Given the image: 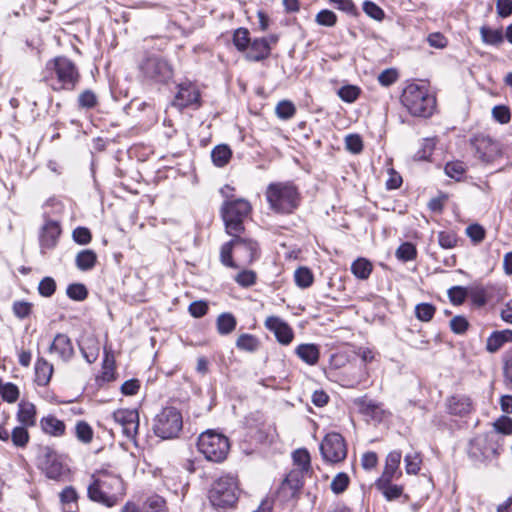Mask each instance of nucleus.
<instances>
[{"label":"nucleus","instance_id":"nucleus-1","mask_svg":"<svg viewBox=\"0 0 512 512\" xmlns=\"http://www.w3.org/2000/svg\"><path fill=\"white\" fill-rule=\"evenodd\" d=\"M43 80L53 91H73L80 81V73L72 60L57 56L46 63Z\"/></svg>","mask_w":512,"mask_h":512},{"label":"nucleus","instance_id":"nucleus-2","mask_svg":"<svg viewBox=\"0 0 512 512\" xmlns=\"http://www.w3.org/2000/svg\"><path fill=\"white\" fill-rule=\"evenodd\" d=\"M265 196L270 209L278 214H291L301 203L298 188L289 182L269 184Z\"/></svg>","mask_w":512,"mask_h":512},{"label":"nucleus","instance_id":"nucleus-3","mask_svg":"<svg viewBox=\"0 0 512 512\" xmlns=\"http://www.w3.org/2000/svg\"><path fill=\"white\" fill-rule=\"evenodd\" d=\"M503 445L502 436L497 432L489 431L476 435L470 440L467 454L476 465H487L500 455Z\"/></svg>","mask_w":512,"mask_h":512},{"label":"nucleus","instance_id":"nucleus-4","mask_svg":"<svg viewBox=\"0 0 512 512\" xmlns=\"http://www.w3.org/2000/svg\"><path fill=\"white\" fill-rule=\"evenodd\" d=\"M401 103L415 117L428 118L436 108V99L424 84H408L401 95Z\"/></svg>","mask_w":512,"mask_h":512},{"label":"nucleus","instance_id":"nucleus-5","mask_svg":"<svg viewBox=\"0 0 512 512\" xmlns=\"http://www.w3.org/2000/svg\"><path fill=\"white\" fill-rule=\"evenodd\" d=\"M139 78L147 85H167L174 76L169 61L162 56L151 54L144 57L139 65Z\"/></svg>","mask_w":512,"mask_h":512},{"label":"nucleus","instance_id":"nucleus-6","mask_svg":"<svg viewBox=\"0 0 512 512\" xmlns=\"http://www.w3.org/2000/svg\"><path fill=\"white\" fill-rule=\"evenodd\" d=\"M252 206L244 198H228L223 202L220 213L229 235L241 234L244 231V220L250 215Z\"/></svg>","mask_w":512,"mask_h":512},{"label":"nucleus","instance_id":"nucleus-7","mask_svg":"<svg viewBox=\"0 0 512 512\" xmlns=\"http://www.w3.org/2000/svg\"><path fill=\"white\" fill-rule=\"evenodd\" d=\"M197 448L208 461L220 463L226 459L230 443L226 436L207 430L199 435Z\"/></svg>","mask_w":512,"mask_h":512},{"label":"nucleus","instance_id":"nucleus-8","mask_svg":"<svg viewBox=\"0 0 512 512\" xmlns=\"http://www.w3.org/2000/svg\"><path fill=\"white\" fill-rule=\"evenodd\" d=\"M182 428V413L174 406L164 407L154 418L153 431L162 439L177 438Z\"/></svg>","mask_w":512,"mask_h":512},{"label":"nucleus","instance_id":"nucleus-9","mask_svg":"<svg viewBox=\"0 0 512 512\" xmlns=\"http://www.w3.org/2000/svg\"><path fill=\"white\" fill-rule=\"evenodd\" d=\"M238 484L233 476H222L216 480L209 490L208 498L215 508H230L238 500Z\"/></svg>","mask_w":512,"mask_h":512},{"label":"nucleus","instance_id":"nucleus-10","mask_svg":"<svg viewBox=\"0 0 512 512\" xmlns=\"http://www.w3.org/2000/svg\"><path fill=\"white\" fill-rule=\"evenodd\" d=\"M320 452L326 462H342L347 456L345 439L337 432L328 433L320 444Z\"/></svg>","mask_w":512,"mask_h":512},{"label":"nucleus","instance_id":"nucleus-11","mask_svg":"<svg viewBox=\"0 0 512 512\" xmlns=\"http://www.w3.org/2000/svg\"><path fill=\"white\" fill-rule=\"evenodd\" d=\"M37 465L48 478L54 480L59 479L66 472V468L60 456L49 446H44L39 449Z\"/></svg>","mask_w":512,"mask_h":512},{"label":"nucleus","instance_id":"nucleus-12","mask_svg":"<svg viewBox=\"0 0 512 512\" xmlns=\"http://www.w3.org/2000/svg\"><path fill=\"white\" fill-rule=\"evenodd\" d=\"M201 95L197 86L191 81H184L177 85V92L173 99V106L183 110L190 106L198 108L201 105Z\"/></svg>","mask_w":512,"mask_h":512},{"label":"nucleus","instance_id":"nucleus-13","mask_svg":"<svg viewBox=\"0 0 512 512\" xmlns=\"http://www.w3.org/2000/svg\"><path fill=\"white\" fill-rule=\"evenodd\" d=\"M235 240V255L238 265H250L260 256L258 243L250 238L241 237L240 234L231 235Z\"/></svg>","mask_w":512,"mask_h":512},{"label":"nucleus","instance_id":"nucleus-14","mask_svg":"<svg viewBox=\"0 0 512 512\" xmlns=\"http://www.w3.org/2000/svg\"><path fill=\"white\" fill-rule=\"evenodd\" d=\"M304 486V476L301 471H290L279 488V496L285 502L296 503Z\"/></svg>","mask_w":512,"mask_h":512},{"label":"nucleus","instance_id":"nucleus-15","mask_svg":"<svg viewBox=\"0 0 512 512\" xmlns=\"http://www.w3.org/2000/svg\"><path fill=\"white\" fill-rule=\"evenodd\" d=\"M478 157L486 163L493 162L501 155V144L490 136L479 134L472 139Z\"/></svg>","mask_w":512,"mask_h":512},{"label":"nucleus","instance_id":"nucleus-16","mask_svg":"<svg viewBox=\"0 0 512 512\" xmlns=\"http://www.w3.org/2000/svg\"><path fill=\"white\" fill-rule=\"evenodd\" d=\"M113 419L128 439L135 440L139 429V413L136 409H118L113 413Z\"/></svg>","mask_w":512,"mask_h":512},{"label":"nucleus","instance_id":"nucleus-17","mask_svg":"<svg viewBox=\"0 0 512 512\" xmlns=\"http://www.w3.org/2000/svg\"><path fill=\"white\" fill-rule=\"evenodd\" d=\"M93 475L96 478V486L104 489L106 495H117L118 501L124 495V483L120 476L108 471H98Z\"/></svg>","mask_w":512,"mask_h":512},{"label":"nucleus","instance_id":"nucleus-18","mask_svg":"<svg viewBox=\"0 0 512 512\" xmlns=\"http://www.w3.org/2000/svg\"><path fill=\"white\" fill-rule=\"evenodd\" d=\"M265 327L274 333L279 343L288 345L292 342L294 333L292 328L277 316H270L265 320Z\"/></svg>","mask_w":512,"mask_h":512},{"label":"nucleus","instance_id":"nucleus-19","mask_svg":"<svg viewBox=\"0 0 512 512\" xmlns=\"http://www.w3.org/2000/svg\"><path fill=\"white\" fill-rule=\"evenodd\" d=\"M60 234L61 226L59 222L55 220H47L43 225L39 236L42 252L46 249H53L57 245Z\"/></svg>","mask_w":512,"mask_h":512},{"label":"nucleus","instance_id":"nucleus-20","mask_svg":"<svg viewBox=\"0 0 512 512\" xmlns=\"http://www.w3.org/2000/svg\"><path fill=\"white\" fill-rule=\"evenodd\" d=\"M49 351L57 354L64 362H68L74 356V348L71 339L66 334L62 333H58L54 337Z\"/></svg>","mask_w":512,"mask_h":512},{"label":"nucleus","instance_id":"nucleus-21","mask_svg":"<svg viewBox=\"0 0 512 512\" xmlns=\"http://www.w3.org/2000/svg\"><path fill=\"white\" fill-rule=\"evenodd\" d=\"M271 46L267 38H256L251 41L245 51V58L248 61L259 62L269 57Z\"/></svg>","mask_w":512,"mask_h":512},{"label":"nucleus","instance_id":"nucleus-22","mask_svg":"<svg viewBox=\"0 0 512 512\" xmlns=\"http://www.w3.org/2000/svg\"><path fill=\"white\" fill-rule=\"evenodd\" d=\"M91 479L92 481L87 488V496L91 501L107 507H113L118 503L117 495H106L104 489L100 488V486H96L95 475L92 474Z\"/></svg>","mask_w":512,"mask_h":512},{"label":"nucleus","instance_id":"nucleus-23","mask_svg":"<svg viewBox=\"0 0 512 512\" xmlns=\"http://www.w3.org/2000/svg\"><path fill=\"white\" fill-rule=\"evenodd\" d=\"M402 453L398 450L391 451L385 462V467L382 475L378 479H395L401 475L399 465L401 462Z\"/></svg>","mask_w":512,"mask_h":512},{"label":"nucleus","instance_id":"nucleus-24","mask_svg":"<svg viewBox=\"0 0 512 512\" xmlns=\"http://www.w3.org/2000/svg\"><path fill=\"white\" fill-rule=\"evenodd\" d=\"M448 410L453 415H467L473 410L472 401L467 396H452L448 400Z\"/></svg>","mask_w":512,"mask_h":512},{"label":"nucleus","instance_id":"nucleus-25","mask_svg":"<svg viewBox=\"0 0 512 512\" xmlns=\"http://www.w3.org/2000/svg\"><path fill=\"white\" fill-rule=\"evenodd\" d=\"M296 355L306 364L315 365L319 361L320 350L316 344H300L295 349Z\"/></svg>","mask_w":512,"mask_h":512},{"label":"nucleus","instance_id":"nucleus-26","mask_svg":"<svg viewBox=\"0 0 512 512\" xmlns=\"http://www.w3.org/2000/svg\"><path fill=\"white\" fill-rule=\"evenodd\" d=\"M53 365L44 358H38L35 364V382L39 386H46L52 377Z\"/></svg>","mask_w":512,"mask_h":512},{"label":"nucleus","instance_id":"nucleus-27","mask_svg":"<svg viewBox=\"0 0 512 512\" xmlns=\"http://www.w3.org/2000/svg\"><path fill=\"white\" fill-rule=\"evenodd\" d=\"M393 479H377L375 482L376 488L382 492L386 500L392 501L398 499L403 493V487L392 484Z\"/></svg>","mask_w":512,"mask_h":512},{"label":"nucleus","instance_id":"nucleus-28","mask_svg":"<svg viewBox=\"0 0 512 512\" xmlns=\"http://www.w3.org/2000/svg\"><path fill=\"white\" fill-rule=\"evenodd\" d=\"M42 430L52 436H62L65 433V424L53 415L43 417L40 421Z\"/></svg>","mask_w":512,"mask_h":512},{"label":"nucleus","instance_id":"nucleus-29","mask_svg":"<svg viewBox=\"0 0 512 512\" xmlns=\"http://www.w3.org/2000/svg\"><path fill=\"white\" fill-rule=\"evenodd\" d=\"M97 255L91 249L81 250L75 258L76 267L81 271H89L95 267Z\"/></svg>","mask_w":512,"mask_h":512},{"label":"nucleus","instance_id":"nucleus-30","mask_svg":"<svg viewBox=\"0 0 512 512\" xmlns=\"http://www.w3.org/2000/svg\"><path fill=\"white\" fill-rule=\"evenodd\" d=\"M18 421L26 427L34 426L36 422V408L32 403H20L17 413Z\"/></svg>","mask_w":512,"mask_h":512},{"label":"nucleus","instance_id":"nucleus-31","mask_svg":"<svg viewBox=\"0 0 512 512\" xmlns=\"http://www.w3.org/2000/svg\"><path fill=\"white\" fill-rule=\"evenodd\" d=\"M232 157V151L226 144L215 146L211 151L212 162L217 167L226 166Z\"/></svg>","mask_w":512,"mask_h":512},{"label":"nucleus","instance_id":"nucleus-32","mask_svg":"<svg viewBox=\"0 0 512 512\" xmlns=\"http://www.w3.org/2000/svg\"><path fill=\"white\" fill-rule=\"evenodd\" d=\"M293 462L297 468L291 471H301L302 476L308 473L311 469V458L310 454L306 449H297L292 454Z\"/></svg>","mask_w":512,"mask_h":512},{"label":"nucleus","instance_id":"nucleus-33","mask_svg":"<svg viewBox=\"0 0 512 512\" xmlns=\"http://www.w3.org/2000/svg\"><path fill=\"white\" fill-rule=\"evenodd\" d=\"M237 325L236 318L231 313H222L217 317L216 326L220 335L232 333Z\"/></svg>","mask_w":512,"mask_h":512},{"label":"nucleus","instance_id":"nucleus-34","mask_svg":"<svg viewBox=\"0 0 512 512\" xmlns=\"http://www.w3.org/2000/svg\"><path fill=\"white\" fill-rule=\"evenodd\" d=\"M436 146V138H424L420 148L413 155L414 161H429Z\"/></svg>","mask_w":512,"mask_h":512},{"label":"nucleus","instance_id":"nucleus-35","mask_svg":"<svg viewBox=\"0 0 512 512\" xmlns=\"http://www.w3.org/2000/svg\"><path fill=\"white\" fill-rule=\"evenodd\" d=\"M351 271L356 278L366 280L372 272V264L365 258H358L352 263Z\"/></svg>","mask_w":512,"mask_h":512},{"label":"nucleus","instance_id":"nucleus-36","mask_svg":"<svg viewBox=\"0 0 512 512\" xmlns=\"http://www.w3.org/2000/svg\"><path fill=\"white\" fill-rule=\"evenodd\" d=\"M235 253V240L234 237L224 243L221 246L220 250V261L224 266L230 267V268H238V262H235L232 258V253Z\"/></svg>","mask_w":512,"mask_h":512},{"label":"nucleus","instance_id":"nucleus-37","mask_svg":"<svg viewBox=\"0 0 512 512\" xmlns=\"http://www.w3.org/2000/svg\"><path fill=\"white\" fill-rule=\"evenodd\" d=\"M355 403L358 405L361 413L373 418H380L383 412L377 403L366 397L357 399Z\"/></svg>","mask_w":512,"mask_h":512},{"label":"nucleus","instance_id":"nucleus-38","mask_svg":"<svg viewBox=\"0 0 512 512\" xmlns=\"http://www.w3.org/2000/svg\"><path fill=\"white\" fill-rule=\"evenodd\" d=\"M481 39L488 45H499L503 42L504 36L500 29H491L487 26L480 28Z\"/></svg>","mask_w":512,"mask_h":512},{"label":"nucleus","instance_id":"nucleus-39","mask_svg":"<svg viewBox=\"0 0 512 512\" xmlns=\"http://www.w3.org/2000/svg\"><path fill=\"white\" fill-rule=\"evenodd\" d=\"M296 106L290 100H281L275 107V114L281 120H290L296 114Z\"/></svg>","mask_w":512,"mask_h":512},{"label":"nucleus","instance_id":"nucleus-40","mask_svg":"<svg viewBox=\"0 0 512 512\" xmlns=\"http://www.w3.org/2000/svg\"><path fill=\"white\" fill-rule=\"evenodd\" d=\"M236 347L242 351L254 352L259 347V340L252 334L244 333L236 340Z\"/></svg>","mask_w":512,"mask_h":512},{"label":"nucleus","instance_id":"nucleus-41","mask_svg":"<svg viewBox=\"0 0 512 512\" xmlns=\"http://www.w3.org/2000/svg\"><path fill=\"white\" fill-rule=\"evenodd\" d=\"M294 280L298 287L305 289L312 285L314 277L307 267H299L294 272Z\"/></svg>","mask_w":512,"mask_h":512},{"label":"nucleus","instance_id":"nucleus-42","mask_svg":"<svg viewBox=\"0 0 512 512\" xmlns=\"http://www.w3.org/2000/svg\"><path fill=\"white\" fill-rule=\"evenodd\" d=\"M251 43L249 31L246 28H238L233 34V44L240 52H245Z\"/></svg>","mask_w":512,"mask_h":512},{"label":"nucleus","instance_id":"nucleus-43","mask_svg":"<svg viewBox=\"0 0 512 512\" xmlns=\"http://www.w3.org/2000/svg\"><path fill=\"white\" fill-rule=\"evenodd\" d=\"M467 167L462 161H451L445 165V173L448 177L460 181L466 173Z\"/></svg>","mask_w":512,"mask_h":512},{"label":"nucleus","instance_id":"nucleus-44","mask_svg":"<svg viewBox=\"0 0 512 512\" xmlns=\"http://www.w3.org/2000/svg\"><path fill=\"white\" fill-rule=\"evenodd\" d=\"M360 93L361 89L355 85H344L337 92L340 99L347 103L355 102Z\"/></svg>","mask_w":512,"mask_h":512},{"label":"nucleus","instance_id":"nucleus-45","mask_svg":"<svg viewBox=\"0 0 512 512\" xmlns=\"http://www.w3.org/2000/svg\"><path fill=\"white\" fill-rule=\"evenodd\" d=\"M75 434L79 441L88 444L93 439V430L85 421H78L75 426Z\"/></svg>","mask_w":512,"mask_h":512},{"label":"nucleus","instance_id":"nucleus-46","mask_svg":"<svg viewBox=\"0 0 512 512\" xmlns=\"http://www.w3.org/2000/svg\"><path fill=\"white\" fill-rule=\"evenodd\" d=\"M66 294L72 300L83 301L87 298L88 291L84 284L73 283L68 285Z\"/></svg>","mask_w":512,"mask_h":512},{"label":"nucleus","instance_id":"nucleus-47","mask_svg":"<svg viewBox=\"0 0 512 512\" xmlns=\"http://www.w3.org/2000/svg\"><path fill=\"white\" fill-rule=\"evenodd\" d=\"M438 243L444 249H452L457 246V234L452 230L440 231L438 233Z\"/></svg>","mask_w":512,"mask_h":512},{"label":"nucleus","instance_id":"nucleus-48","mask_svg":"<svg viewBox=\"0 0 512 512\" xmlns=\"http://www.w3.org/2000/svg\"><path fill=\"white\" fill-rule=\"evenodd\" d=\"M10 437L16 447H25L29 441V433L26 426L15 427L12 430Z\"/></svg>","mask_w":512,"mask_h":512},{"label":"nucleus","instance_id":"nucleus-49","mask_svg":"<svg viewBox=\"0 0 512 512\" xmlns=\"http://www.w3.org/2000/svg\"><path fill=\"white\" fill-rule=\"evenodd\" d=\"M435 307L430 303H420L415 307V316L423 322L430 321L435 314Z\"/></svg>","mask_w":512,"mask_h":512},{"label":"nucleus","instance_id":"nucleus-50","mask_svg":"<svg viewBox=\"0 0 512 512\" xmlns=\"http://www.w3.org/2000/svg\"><path fill=\"white\" fill-rule=\"evenodd\" d=\"M315 22L320 26L333 27L337 23V16L333 11L323 9L317 13Z\"/></svg>","mask_w":512,"mask_h":512},{"label":"nucleus","instance_id":"nucleus-51","mask_svg":"<svg viewBox=\"0 0 512 512\" xmlns=\"http://www.w3.org/2000/svg\"><path fill=\"white\" fill-rule=\"evenodd\" d=\"M395 254L399 260L411 261L416 257L417 251L412 243L405 242L397 248Z\"/></svg>","mask_w":512,"mask_h":512},{"label":"nucleus","instance_id":"nucleus-52","mask_svg":"<svg viewBox=\"0 0 512 512\" xmlns=\"http://www.w3.org/2000/svg\"><path fill=\"white\" fill-rule=\"evenodd\" d=\"M478 307H482L487 303L486 291L483 287L474 286L468 288V297Z\"/></svg>","mask_w":512,"mask_h":512},{"label":"nucleus","instance_id":"nucleus-53","mask_svg":"<svg viewBox=\"0 0 512 512\" xmlns=\"http://www.w3.org/2000/svg\"><path fill=\"white\" fill-rule=\"evenodd\" d=\"M97 104V96L91 90H85L78 96V106L82 109H92Z\"/></svg>","mask_w":512,"mask_h":512},{"label":"nucleus","instance_id":"nucleus-54","mask_svg":"<svg viewBox=\"0 0 512 512\" xmlns=\"http://www.w3.org/2000/svg\"><path fill=\"white\" fill-rule=\"evenodd\" d=\"M448 297L453 304L461 305L468 297V288L453 286L448 290Z\"/></svg>","mask_w":512,"mask_h":512},{"label":"nucleus","instance_id":"nucleus-55","mask_svg":"<svg viewBox=\"0 0 512 512\" xmlns=\"http://www.w3.org/2000/svg\"><path fill=\"white\" fill-rule=\"evenodd\" d=\"M349 477L346 473H338L332 480L330 486L335 494L343 493L349 485Z\"/></svg>","mask_w":512,"mask_h":512},{"label":"nucleus","instance_id":"nucleus-56","mask_svg":"<svg viewBox=\"0 0 512 512\" xmlns=\"http://www.w3.org/2000/svg\"><path fill=\"white\" fill-rule=\"evenodd\" d=\"M56 291V282L52 277H44L38 285V292L43 297H51Z\"/></svg>","mask_w":512,"mask_h":512},{"label":"nucleus","instance_id":"nucleus-57","mask_svg":"<svg viewBox=\"0 0 512 512\" xmlns=\"http://www.w3.org/2000/svg\"><path fill=\"white\" fill-rule=\"evenodd\" d=\"M363 11L372 19L381 21L385 17L384 11L374 2L366 0L363 3Z\"/></svg>","mask_w":512,"mask_h":512},{"label":"nucleus","instance_id":"nucleus-58","mask_svg":"<svg viewBox=\"0 0 512 512\" xmlns=\"http://www.w3.org/2000/svg\"><path fill=\"white\" fill-rule=\"evenodd\" d=\"M33 304L27 301H15L12 305L14 315L19 319L27 318L32 311Z\"/></svg>","mask_w":512,"mask_h":512},{"label":"nucleus","instance_id":"nucleus-59","mask_svg":"<svg viewBox=\"0 0 512 512\" xmlns=\"http://www.w3.org/2000/svg\"><path fill=\"white\" fill-rule=\"evenodd\" d=\"M72 238L79 245H87L92 240V234L88 228L79 226L73 230Z\"/></svg>","mask_w":512,"mask_h":512},{"label":"nucleus","instance_id":"nucleus-60","mask_svg":"<svg viewBox=\"0 0 512 512\" xmlns=\"http://www.w3.org/2000/svg\"><path fill=\"white\" fill-rule=\"evenodd\" d=\"M493 118L500 124H507L511 120V113L507 106L498 105L492 109Z\"/></svg>","mask_w":512,"mask_h":512},{"label":"nucleus","instance_id":"nucleus-61","mask_svg":"<svg viewBox=\"0 0 512 512\" xmlns=\"http://www.w3.org/2000/svg\"><path fill=\"white\" fill-rule=\"evenodd\" d=\"M235 281L242 287H250L256 282V273L252 270H243L235 276Z\"/></svg>","mask_w":512,"mask_h":512},{"label":"nucleus","instance_id":"nucleus-62","mask_svg":"<svg viewBox=\"0 0 512 512\" xmlns=\"http://www.w3.org/2000/svg\"><path fill=\"white\" fill-rule=\"evenodd\" d=\"M398 79V72L396 69L388 68L382 71L378 76L379 83L384 86L388 87L395 83Z\"/></svg>","mask_w":512,"mask_h":512},{"label":"nucleus","instance_id":"nucleus-63","mask_svg":"<svg viewBox=\"0 0 512 512\" xmlns=\"http://www.w3.org/2000/svg\"><path fill=\"white\" fill-rule=\"evenodd\" d=\"M469 322L464 316L457 315L450 320V328L456 334H463L467 331Z\"/></svg>","mask_w":512,"mask_h":512},{"label":"nucleus","instance_id":"nucleus-64","mask_svg":"<svg viewBox=\"0 0 512 512\" xmlns=\"http://www.w3.org/2000/svg\"><path fill=\"white\" fill-rule=\"evenodd\" d=\"M494 432H497L498 435L500 433L504 435L512 434V419L509 417L502 416L494 423Z\"/></svg>","mask_w":512,"mask_h":512}]
</instances>
